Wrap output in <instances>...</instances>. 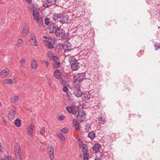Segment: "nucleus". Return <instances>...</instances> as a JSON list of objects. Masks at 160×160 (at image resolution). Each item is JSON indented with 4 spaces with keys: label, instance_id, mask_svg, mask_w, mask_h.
Here are the masks:
<instances>
[{
    "label": "nucleus",
    "instance_id": "nucleus-23",
    "mask_svg": "<svg viewBox=\"0 0 160 160\" xmlns=\"http://www.w3.org/2000/svg\"><path fill=\"white\" fill-rule=\"evenodd\" d=\"M9 73V70L7 69L2 70L0 72V75L6 76Z\"/></svg>",
    "mask_w": 160,
    "mask_h": 160
},
{
    "label": "nucleus",
    "instance_id": "nucleus-10",
    "mask_svg": "<svg viewBox=\"0 0 160 160\" xmlns=\"http://www.w3.org/2000/svg\"><path fill=\"white\" fill-rule=\"evenodd\" d=\"M15 111L14 110L12 109L9 111L8 118L9 120L11 121L15 118Z\"/></svg>",
    "mask_w": 160,
    "mask_h": 160
},
{
    "label": "nucleus",
    "instance_id": "nucleus-40",
    "mask_svg": "<svg viewBox=\"0 0 160 160\" xmlns=\"http://www.w3.org/2000/svg\"><path fill=\"white\" fill-rule=\"evenodd\" d=\"M89 155L88 153L83 154V158L84 160H88Z\"/></svg>",
    "mask_w": 160,
    "mask_h": 160
},
{
    "label": "nucleus",
    "instance_id": "nucleus-34",
    "mask_svg": "<svg viewBox=\"0 0 160 160\" xmlns=\"http://www.w3.org/2000/svg\"><path fill=\"white\" fill-rule=\"evenodd\" d=\"M90 126L89 124H87L85 126V130L86 132H88L90 130Z\"/></svg>",
    "mask_w": 160,
    "mask_h": 160
},
{
    "label": "nucleus",
    "instance_id": "nucleus-13",
    "mask_svg": "<svg viewBox=\"0 0 160 160\" xmlns=\"http://www.w3.org/2000/svg\"><path fill=\"white\" fill-rule=\"evenodd\" d=\"M73 93L76 97H79L82 95V92L80 89L77 88L74 89Z\"/></svg>",
    "mask_w": 160,
    "mask_h": 160
},
{
    "label": "nucleus",
    "instance_id": "nucleus-12",
    "mask_svg": "<svg viewBox=\"0 0 160 160\" xmlns=\"http://www.w3.org/2000/svg\"><path fill=\"white\" fill-rule=\"evenodd\" d=\"M34 128V125L33 123H31L28 126V134L29 136H32L33 128Z\"/></svg>",
    "mask_w": 160,
    "mask_h": 160
},
{
    "label": "nucleus",
    "instance_id": "nucleus-49",
    "mask_svg": "<svg viewBox=\"0 0 160 160\" xmlns=\"http://www.w3.org/2000/svg\"><path fill=\"white\" fill-rule=\"evenodd\" d=\"M44 62L46 63V67L47 68L49 65V63L46 60Z\"/></svg>",
    "mask_w": 160,
    "mask_h": 160
},
{
    "label": "nucleus",
    "instance_id": "nucleus-25",
    "mask_svg": "<svg viewBox=\"0 0 160 160\" xmlns=\"http://www.w3.org/2000/svg\"><path fill=\"white\" fill-rule=\"evenodd\" d=\"M78 61L75 57L74 56H72L69 57V62L71 64H72V63H74V62H77Z\"/></svg>",
    "mask_w": 160,
    "mask_h": 160
},
{
    "label": "nucleus",
    "instance_id": "nucleus-43",
    "mask_svg": "<svg viewBox=\"0 0 160 160\" xmlns=\"http://www.w3.org/2000/svg\"><path fill=\"white\" fill-rule=\"evenodd\" d=\"M61 131L65 133H67L68 132V129L67 128H64L61 130Z\"/></svg>",
    "mask_w": 160,
    "mask_h": 160
},
{
    "label": "nucleus",
    "instance_id": "nucleus-5",
    "mask_svg": "<svg viewBox=\"0 0 160 160\" xmlns=\"http://www.w3.org/2000/svg\"><path fill=\"white\" fill-rule=\"evenodd\" d=\"M66 109L69 113L76 115L77 113L76 107L75 105H72L70 107H67Z\"/></svg>",
    "mask_w": 160,
    "mask_h": 160
},
{
    "label": "nucleus",
    "instance_id": "nucleus-44",
    "mask_svg": "<svg viewBox=\"0 0 160 160\" xmlns=\"http://www.w3.org/2000/svg\"><path fill=\"white\" fill-rule=\"evenodd\" d=\"M60 138L62 141H65V138L64 136L63 135H60L59 136Z\"/></svg>",
    "mask_w": 160,
    "mask_h": 160
},
{
    "label": "nucleus",
    "instance_id": "nucleus-50",
    "mask_svg": "<svg viewBox=\"0 0 160 160\" xmlns=\"http://www.w3.org/2000/svg\"><path fill=\"white\" fill-rule=\"evenodd\" d=\"M25 61V59L24 58H23L22 60H21V63L22 64L23 63V64H24Z\"/></svg>",
    "mask_w": 160,
    "mask_h": 160
},
{
    "label": "nucleus",
    "instance_id": "nucleus-37",
    "mask_svg": "<svg viewBox=\"0 0 160 160\" xmlns=\"http://www.w3.org/2000/svg\"><path fill=\"white\" fill-rule=\"evenodd\" d=\"M47 55L49 58L50 59L53 55V54L52 52L51 51H48L47 53Z\"/></svg>",
    "mask_w": 160,
    "mask_h": 160
},
{
    "label": "nucleus",
    "instance_id": "nucleus-45",
    "mask_svg": "<svg viewBox=\"0 0 160 160\" xmlns=\"http://www.w3.org/2000/svg\"><path fill=\"white\" fill-rule=\"evenodd\" d=\"M4 150L2 146V144L0 142V152H2Z\"/></svg>",
    "mask_w": 160,
    "mask_h": 160
},
{
    "label": "nucleus",
    "instance_id": "nucleus-8",
    "mask_svg": "<svg viewBox=\"0 0 160 160\" xmlns=\"http://www.w3.org/2000/svg\"><path fill=\"white\" fill-rule=\"evenodd\" d=\"M55 3L56 0H46V2L43 3L42 6L44 8H47L52 4L55 5Z\"/></svg>",
    "mask_w": 160,
    "mask_h": 160
},
{
    "label": "nucleus",
    "instance_id": "nucleus-58",
    "mask_svg": "<svg viewBox=\"0 0 160 160\" xmlns=\"http://www.w3.org/2000/svg\"><path fill=\"white\" fill-rule=\"evenodd\" d=\"M50 82H49V85H50Z\"/></svg>",
    "mask_w": 160,
    "mask_h": 160
},
{
    "label": "nucleus",
    "instance_id": "nucleus-21",
    "mask_svg": "<svg viewBox=\"0 0 160 160\" xmlns=\"http://www.w3.org/2000/svg\"><path fill=\"white\" fill-rule=\"evenodd\" d=\"M33 19L34 20L39 17V14L37 10H35L34 9L33 10L32 13Z\"/></svg>",
    "mask_w": 160,
    "mask_h": 160
},
{
    "label": "nucleus",
    "instance_id": "nucleus-4",
    "mask_svg": "<svg viewBox=\"0 0 160 160\" xmlns=\"http://www.w3.org/2000/svg\"><path fill=\"white\" fill-rule=\"evenodd\" d=\"M55 33L56 36L58 38H62L64 36L65 34V32L64 29L59 27Z\"/></svg>",
    "mask_w": 160,
    "mask_h": 160
},
{
    "label": "nucleus",
    "instance_id": "nucleus-55",
    "mask_svg": "<svg viewBox=\"0 0 160 160\" xmlns=\"http://www.w3.org/2000/svg\"><path fill=\"white\" fill-rule=\"evenodd\" d=\"M95 160H100V159H98V158H96Z\"/></svg>",
    "mask_w": 160,
    "mask_h": 160
},
{
    "label": "nucleus",
    "instance_id": "nucleus-19",
    "mask_svg": "<svg viewBox=\"0 0 160 160\" xmlns=\"http://www.w3.org/2000/svg\"><path fill=\"white\" fill-rule=\"evenodd\" d=\"M81 82L80 81H74L73 83V86L75 88H79L82 85Z\"/></svg>",
    "mask_w": 160,
    "mask_h": 160
},
{
    "label": "nucleus",
    "instance_id": "nucleus-56",
    "mask_svg": "<svg viewBox=\"0 0 160 160\" xmlns=\"http://www.w3.org/2000/svg\"><path fill=\"white\" fill-rule=\"evenodd\" d=\"M44 38H47V37L46 36H45L43 37Z\"/></svg>",
    "mask_w": 160,
    "mask_h": 160
},
{
    "label": "nucleus",
    "instance_id": "nucleus-14",
    "mask_svg": "<svg viewBox=\"0 0 160 160\" xmlns=\"http://www.w3.org/2000/svg\"><path fill=\"white\" fill-rule=\"evenodd\" d=\"M62 16V15L61 13H54L52 18L54 21H58L59 18L60 20Z\"/></svg>",
    "mask_w": 160,
    "mask_h": 160
},
{
    "label": "nucleus",
    "instance_id": "nucleus-27",
    "mask_svg": "<svg viewBox=\"0 0 160 160\" xmlns=\"http://www.w3.org/2000/svg\"><path fill=\"white\" fill-rule=\"evenodd\" d=\"M99 121V124H100L104 125L106 122V120L104 118H103L102 117H99L98 118Z\"/></svg>",
    "mask_w": 160,
    "mask_h": 160
},
{
    "label": "nucleus",
    "instance_id": "nucleus-16",
    "mask_svg": "<svg viewBox=\"0 0 160 160\" xmlns=\"http://www.w3.org/2000/svg\"><path fill=\"white\" fill-rule=\"evenodd\" d=\"M101 145L98 144H95L92 147V150L97 152H99V150L101 148Z\"/></svg>",
    "mask_w": 160,
    "mask_h": 160
},
{
    "label": "nucleus",
    "instance_id": "nucleus-42",
    "mask_svg": "<svg viewBox=\"0 0 160 160\" xmlns=\"http://www.w3.org/2000/svg\"><path fill=\"white\" fill-rule=\"evenodd\" d=\"M40 133L43 135L45 132V128L44 127H42L40 130Z\"/></svg>",
    "mask_w": 160,
    "mask_h": 160
},
{
    "label": "nucleus",
    "instance_id": "nucleus-48",
    "mask_svg": "<svg viewBox=\"0 0 160 160\" xmlns=\"http://www.w3.org/2000/svg\"><path fill=\"white\" fill-rule=\"evenodd\" d=\"M60 82L63 85L65 84V83H66L65 81L63 80H61Z\"/></svg>",
    "mask_w": 160,
    "mask_h": 160
},
{
    "label": "nucleus",
    "instance_id": "nucleus-3",
    "mask_svg": "<svg viewBox=\"0 0 160 160\" xmlns=\"http://www.w3.org/2000/svg\"><path fill=\"white\" fill-rule=\"evenodd\" d=\"M86 113L83 111H81L79 112L77 116L78 120L82 122L85 120Z\"/></svg>",
    "mask_w": 160,
    "mask_h": 160
},
{
    "label": "nucleus",
    "instance_id": "nucleus-52",
    "mask_svg": "<svg viewBox=\"0 0 160 160\" xmlns=\"http://www.w3.org/2000/svg\"><path fill=\"white\" fill-rule=\"evenodd\" d=\"M28 3H31L32 2V0H25Z\"/></svg>",
    "mask_w": 160,
    "mask_h": 160
},
{
    "label": "nucleus",
    "instance_id": "nucleus-59",
    "mask_svg": "<svg viewBox=\"0 0 160 160\" xmlns=\"http://www.w3.org/2000/svg\"><path fill=\"white\" fill-rule=\"evenodd\" d=\"M20 123H21V122H20Z\"/></svg>",
    "mask_w": 160,
    "mask_h": 160
},
{
    "label": "nucleus",
    "instance_id": "nucleus-18",
    "mask_svg": "<svg viewBox=\"0 0 160 160\" xmlns=\"http://www.w3.org/2000/svg\"><path fill=\"white\" fill-rule=\"evenodd\" d=\"M44 42L48 49H51L53 48L54 46L53 44L50 41L45 40Z\"/></svg>",
    "mask_w": 160,
    "mask_h": 160
},
{
    "label": "nucleus",
    "instance_id": "nucleus-35",
    "mask_svg": "<svg viewBox=\"0 0 160 160\" xmlns=\"http://www.w3.org/2000/svg\"><path fill=\"white\" fill-rule=\"evenodd\" d=\"M15 125L18 127H20V119H16L15 121Z\"/></svg>",
    "mask_w": 160,
    "mask_h": 160
},
{
    "label": "nucleus",
    "instance_id": "nucleus-26",
    "mask_svg": "<svg viewBox=\"0 0 160 160\" xmlns=\"http://www.w3.org/2000/svg\"><path fill=\"white\" fill-rule=\"evenodd\" d=\"M73 125L74 126V128L75 129L78 130H79L80 129L79 124L76 120L74 119L73 120Z\"/></svg>",
    "mask_w": 160,
    "mask_h": 160
},
{
    "label": "nucleus",
    "instance_id": "nucleus-38",
    "mask_svg": "<svg viewBox=\"0 0 160 160\" xmlns=\"http://www.w3.org/2000/svg\"><path fill=\"white\" fill-rule=\"evenodd\" d=\"M155 50H157L160 49V44L157 43L155 45Z\"/></svg>",
    "mask_w": 160,
    "mask_h": 160
},
{
    "label": "nucleus",
    "instance_id": "nucleus-46",
    "mask_svg": "<svg viewBox=\"0 0 160 160\" xmlns=\"http://www.w3.org/2000/svg\"><path fill=\"white\" fill-rule=\"evenodd\" d=\"M64 118L65 117L63 115H60L58 118V119L61 121L63 120Z\"/></svg>",
    "mask_w": 160,
    "mask_h": 160
},
{
    "label": "nucleus",
    "instance_id": "nucleus-29",
    "mask_svg": "<svg viewBox=\"0 0 160 160\" xmlns=\"http://www.w3.org/2000/svg\"><path fill=\"white\" fill-rule=\"evenodd\" d=\"M29 32V29L26 26L23 27V28L22 31V34L23 35L25 36Z\"/></svg>",
    "mask_w": 160,
    "mask_h": 160
},
{
    "label": "nucleus",
    "instance_id": "nucleus-28",
    "mask_svg": "<svg viewBox=\"0 0 160 160\" xmlns=\"http://www.w3.org/2000/svg\"><path fill=\"white\" fill-rule=\"evenodd\" d=\"M13 80L10 79H7L3 80V83L4 84H12L13 83Z\"/></svg>",
    "mask_w": 160,
    "mask_h": 160
},
{
    "label": "nucleus",
    "instance_id": "nucleus-60",
    "mask_svg": "<svg viewBox=\"0 0 160 160\" xmlns=\"http://www.w3.org/2000/svg\"><path fill=\"white\" fill-rule=\"evenodd\" d=\"M1 1V0H0V1Z\"/></svg>",
    "mask_w": 160,
    "mask_h": 160
},
{
    "label": "nucleus",
    "instance_id": "nucleus-20",
    "mask_svg": "<svg viewBox=\"0 0 160 160\" xmlns=\"http://www.w3.org/2000/svg\"><path fill=\"white\" fill-rule=\"evenodd\" d=\"M32 68L33 69H36L38 66L37 62L35 61V59H33L31 62V63Z\"/></svg>",
    "mask_w": 160,
    "mask_h": 160
},
{
    "label": "nucleus",
    "instance_id": "nucleus-11",
    "mask_svg": "<svg viewBox=\"0 0 160 160\" xmlns=\"http://www.w3.org/2000/svg\"><path fill=\"white\" fill-rule=\"evenodd\" d=\"M79 64L78 61L74 63H72V64H71L72 70L73 71L78 70L79 68Z\"/></svg>",
    "mask_w": 160,
    "mask_h": 160
},
{
    "label": "nucleus",
    "instance_id": "nucleus-6",
    "mask_svg": "<svg viewBox=\"0 0 160 160\" xmlns=\"http://www.w3.org/2000/svg\"><path fill=\"white\" fill-rule=\"evenodd\" d=\"M69 21V18L67 15H62V17L61 18L60 20H59L60 22L63 23H67Z\"/></svg>",
    "mask_w": 160,
    "mask_h": 160
},
{
    "label": "nucleus",
    "instance_id": "nucleus-47",
    "mask_svg": "<svg viewBox=\"0 0 160 160\" xmlns=\"http://www.w3.org/2000/svg\"><path fill=\"white\" fill-rule=\"evenodd\" d=\"M62 90H63V91H64V92H66L68 90V88L66 86H64L63 87V88H62Z\"/></svg>",
    "mask_w": 160,
    "mask_h": 160
},
{
    "label": "nucleus",
    "instance_id": "nucleus-9",
    "mask_svg": "<svg viewBox=\"0 0 160 160\" xmlns=\"http://www.w3.org/2000/svg\"><path fill=\"white\" fill-rule=\"evenodd\" d=\"M58 28L56 24H51L49 26V31L51 33H55Z\"/></svg>",
    "mask_w": 160,
    "mask_h": 160
},
{
    "label": "nucleus",
    "instance_id": "nucleus-32",
    "mask_svg": "<svg viewBox=\"0 0 160 160\" xmlns=\"http://www.w3.org/2000/svg\"><path fill=\"white\" fill-rule=\"evenodd\" d=\"M12 159L11 156L8 155L4 156L3 158L1 159V160H12Z\"/></svg>",
    "mask_w": 160,
    "mask_h": 160
},
{
    "label": "nucleus",
    "instance_id": "nucleus-31",
    "mask_svg": "<svg viewBox=\"0 0 160 160\" xmlns=\"http://www.w3.org/2000/svg\"><path fill=\"white\" fill-rule=\"evenodd\" d=\"M52 64L55 68H57L60 66V63L59 62L56 61L52 62Z\"/></svg>",
    "mask_w": 160,
    "mask_h": 160
},
{
    "label": "nucleus",
    "instance_id": "nucleus-54",
    "mask_svg": "<svg viewBox=\"0 0 160 160\" xmlns=\"http://www.w3.org/2000/svg\"><path fill=\"white\" fill-rule=\"evenodd\" d=\"M19 40H20V39L19 38L18 39V43L17 46L18 47L19 46V45H20V44H19V43H20V42L19 41Z\"/></svg>",
    "mask_w": 160,
    "mask_h": 160
},
{
    "label": "nucleus",
    "instance_id": "nucleus-22",
    "mask_svg": "<svg viewBox=\"0 0 160 160\" xmlns=\"http://www.w3.org/2000/svg\"><path fill=\"white\" fill-rule=\"evenodd\" d=\"M82 100H88L90 98V96L86 93H82Z\"/></svg>",
    "mask_w": 160,
    "mask_h": 160
},
{
    "label": "nucleus",
    "instance_id": "nucleus-57",
    "mask_svg": "<svg viewBox=\"0 0 160 160\" xmlns=\"http://www.w3.org/2000/svg\"><path fill=\"white\" fill-rule=\"evenodd\" d=\"M22 39H21V41L22 42Z\"/></svg>",
    "mask_w": 160,
    "mask_h": 160
},
{
    "label": "nucleus",
    "instance_id": "nucleus-51",
    "mask_svg": "<svg viewBox=\"0 0 160 160\" xmlns=\"http://www.w3.org/2000/svg\"><path fill=\"white\" fill-rule=\"evenodd\" d=\"M71 51V49H64V51L65 52H70Z\"/></svg>",
    "mask_w": 160,
    "mask_h": 160
},
{
    "label": "nucleus",
    "instance_id": "nucleus-30",
    "mask_svg": "<svg viewBox=\"0 0 160 160\" xmlns=\"http://www.w3.org/2000/svg\"><path fill=\"white\" fill-rule=\"evenodd\" d=\"M81 148H82V152L84 153H88V149L87 148V146L86 144H83L82 146L80 147Z\"/></svg>",
    "mask_w": 160,
    "mask_h": 160
},
{
    "label": "nucleus",
    "instance_id": "nucleus-17",
    "mask_svg": "<svg viewBox=\"0 0 160 160\" xmlns=\"http://www.w3.org/2000/svg\"><path fill=\"white\" fill-rule=\"evenodd\" d=\"M30 41L31 42V44L32 45L35 46H37L38 45V43L36 42V40L34 36H32V37L31 38Z\"/></svg>",
    "mask_w": 160,
    "mask_h": 160
},
{
    "label": "nucleus",
    "instance_id": "nucleus-2",
    "mask_svg": "<svg viewBox=\"0 0 160 160\" xmlns=\"http://www.w3.org/2000/svg\"><path fill=\"white\" fill-rule=\"evenodd\" d=\"M14 152L15 156L17 158H20V143L19 142L15 143L14 148Z\"/></svg>",
    "mask_w": 160,
    "mask_h": 160
},
{
    "label": "nucleus",
    "instance_id": "nucleus-36",
    "mask_svg": "<svg viewBox=\"0 0 160 160\" xmlns=\"http://www.w3.org/2000/svg\"><path fill=\"white\" fill-rule=\"evenodd\" d=\"M18 101V98L17 97L14 96L11 99V101L12 103H16Z\"/></svg>",
    "mask_w": 160,
    "mask_h": 160
},
{
    "label": "nucleus",
    "instance_id": "nucleus-1",
    "mask_svg": "<svg viewBox=\"0 0 160 160\" xmlns=\"http://www.w3.org/2000/svg\"><path fill=\"white\" fill-rule=\"evenodd\" d=\"M85 78V74L84 73H78L76 74L73 76V79L74 81H77L80 82H82L84 80Z\"/></svg>",
    "mask_w": 160,
    "mask_h": 160
},
{
    "label": "nucleus",
    "instance_id": "nucleus-39",
    "mask_svg": "<svg viewBox=\"0 0 160 160\" xmlns=\"http://www.w3.org/2000/svg\"><path fill=\"white\" fill-rule=\"evenodd\" d=\"M49 19L48 18H46L44 20L45 24L46 25H48L49 24Z\"/></svg>",
    "mask_w": 160,
    "mask_h": 160
},
{
    "label": "nucleus",
    "instance_id": "nucleus-53",
    "mask_svg": "<svg viewBox=\"0 0 160 160\" xmlns=\"http://www.w3.org/2000/svg\"><path fill=\"white\" fill-rule=\"evenodd\" d=\"M144 53V51H140L139 52V54H142V53Z\"/></svg>",
    "mask_w": 160,
    "mask_h": 160
},
{
    "label": "nucleus",
    "instance_id": "nucleus-41",
    "mask_svg": "<svg viewBox=\"0 0 160 160\" xmlns=\"http://www.w3.org/2000/svg\"><path fill=\"white\" fill-rule=\"evenodd\" d=\"M50 59L53 60V61H56L58 59V57L57 56H55L53 55L52 57Z\"/></svg>",
    "mask_w": 160,
    "mask_h": 160
},
{
    "label": "nucleus",
    "instance_id": "nucleus-7",
    "mask_svg": "<svg viewBox=\"0 0 160 160\" xmlns=\"http://www.w3.org/2000/svg\"><path fill=\"white\" fill-rule=\"evenodd\" d=\"M47 150L49 152L50 158L51 160H53L54 158V150L53 148L51 146H49L47 148Z\"/></svg>",
    "mask_w": 160,
    "mask_h": 160
},
{
    "label": "nucleus",
    "instance_id": "nucleus-33",
    "mask_svg": "<svg viewBox=\"0 0 160 160\" xmlns=\"http://www.w3.org/2000/svg\"><path fill=\"white\" fill-rule=\"evenodd\" d=\"M35 20H36L37 23L39 24H41L43 22V20L41 18L39 17L38 18H37Z\"/></svg>",
    "mask_w": 160,
    "mask_h": 160
},
{
    "label": "nucleus",
    "instance_id": "nucleus-24",
    "mask_svg": "<svg viewBox=\"0 0 160 160\" xmlns=\"http://www.w3.org/2000/svg\"><path fill=\"white\" fill-rule=\"evenodd\" d=\"M88 137L92 140L96 137L95 134L93 132H89L88 134Z\"/></svg>",
    "mask_w": 160,
    "mask_h": 160
},
{
    "label": "nucleus",
    "instance_id": "nucleus-15",
    "mask_svg": "<svg viewBox=\"0 0 160 160\" xmlns=\"http://www.w3.org/2000/svg\"><path fill=\"white\" fill-rule=\"evenodd\" d=\"M61 72L58 69H56L54 72V76L55 78L57 79H60L61 78Z\"/></svg>",
    "mask_w": 160,
    "mask_h": 160
}]
</instances>
